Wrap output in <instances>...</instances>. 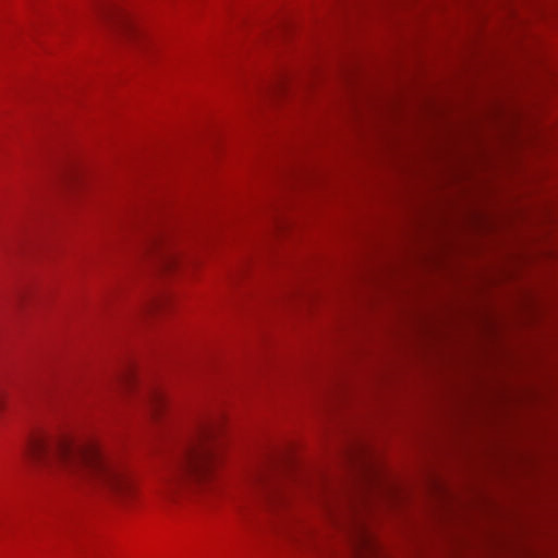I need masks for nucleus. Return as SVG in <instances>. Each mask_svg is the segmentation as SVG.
Instances as JSON below:
<instances>
[{
  "label": "nucleus",
  "mask_w": 558,
  "mask_h": 558,
  "mask_svg": "<svg viewBox=\"0 0 558 558\" xmlns=\"http://www.w3.org/2000/svg\"><path fill=\"white\" fill-rule=\"evenodd\" d=\"M149 245H151V246L157 245V239H151Z\"/></svg>",
  "instance_id": "nucleus-5"
},
{
  "label": "nucleus",
  "mask_w": 558,
  "mask_h": 558,
  "mask_svg": "<svg viewBox=\"0 0 558 558\" xmlns=\"http://www.w3.org/2000/svg\"><path fill=\"white\" fill-rule=\"evenodd\" d=\"M216 418H203L182 440L171 458L161 481V494L172 497L184 488L206 486L214 475L217 462Z\"/></svg>",
  "instance_id": "nucleus-2"
},
{
  "label": "nucleus",
  "mask_w": 558,
  "mask_h": 558,
  "mask_svg": "<svg viewBox=\"0 0 558 558\" xmlns=\"http://www.w3.org/2000/svg\"><path fill=\"white\" fill-rule=\"evenodd\" d=\"M150 403L154 411H158L166 403L165 396L161 391H154L150 397Z\"/></svg>",
  "instance_id": "nucleus-4"
},
{
  "label": "nucleus",
  "mask_w": 558,
  "mask_h": 558,
  "mask_svg": "<svg viewBox=\"0 0 558 558\" xmlns=\"http://www.w3.org/2000/svg\"><path fill=\"white\" fill-rule=\"evenodd\" d=\"M351 542L353 558H375L376 546L372 535L363 526L354 529Z\"/></svg>",
  "instance_id": "nucleus-3"
},
{
  "label": "nucleus",
  "mask_w": 558,
  "mask_h": 558,
  "mask_svg": "<svg viewBox=\"0 0 558 558\" xmlns=\"http://www.w3.org/2000/svg\"><path fill=\"white\" fill-rule=\"evenodd\" d=\"M22 450L38 468L72 482L93 481L120 504H126L133 494L124 473L94 439L38 432L27 437Z\"/></svg>",
  "instance_id": "nucleus-1"
},
{
  "label": "nucleus",
  "mask_w": 558,
  "mask_h": 558,
  "mask_svg": "<svg viewBox=\"0 0 558 558\" xmlns=\"http://www.w3.org/2000/svg\"><path fill=\"white\" fill-rule=\"evenodd\" d=\"M2 404H3V397H2V395L0 393V409L2 408Z\"/></svg>",
  "instance_id": "nucleus-6"
}]
</instances>
